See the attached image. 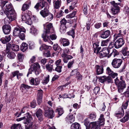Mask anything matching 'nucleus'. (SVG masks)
Here are the masks:
<instances>
[{"instance_id":"f257e3e1","label":"nucleus","mask_w":129,"mask_h":129,"mask_svg":"<svg viewBox=\"0 0 129 129\" xmlns=\"http://www.w3.org/2000/svg\"><path fill=\"white\" fill-rule=\"evenodd\" d=\"M1 5L2 6L6 5L5 7V11L4 12L6 15L9 20L12 21L15 20L16 17V14L12 4L8 3L7 1H4L2 2Z\"/></svg>"},{"instance_id":"f03ea898","label":"nucleus","mask_w":129,"mask_h":129,"mask_svg":"<svg viewBox=\"0 0 129 129\" xmlns=\"http://www.w3.org/2000/svg\"><path fill=\"white\" fill-rule=\"evenodd\" d=\"M25 29L23 27L17 26L15 28L13 35L14 36L19 37L21 40H23L25 39V36L24 33H25Z\"/></svg>"},{"instance_id":"7ed1b4c3","label":"nucleus","mask_w":129,"mask_h":129,"mask_svg":"<svg viewBox=\"0 0 129 129\" xmlns=\"http://www.w3.org/2000/svg\"><path fill=\"white\" fill-rule=\"evenodd\" d=\"M31 15V11H26L24 14L22 15V20L25 21V23L31 25L32 23Z\"/></svg>"},{"instance_id":"20e7f679","label":"nucleus","mask_w":129,"mask_h":129,"mask_svg":"<svg viewBox=\"0 0 129 129\" xmlns=\"http://www.w3.org/2000/svg\"><path fill=\"white\" fill-rule=\"evenodd\" d=\"M115 84L117 86L118 90L119 92L122 93L125 87V84L124 81H120L116 78L115 80Z\"/></svg>"},{"instance_id":"39448f33","label":"nucleus","mask_w":129,"mask_h":129,"mask_svg":"<svg viewBox=\"0 0 129 129\" xmlns=\"http://www.w3.org/2000/svg\"><path fill=\"white\" fill-rule=\"evenodd\" d=\"M10 21L9 20V21L7 20L6 19H5L4 23L6 25L3 26L2 29L4 33L5 34H9L11 31V26L8 25L10 23Z\"/></svg>"},{"instance_id":"423d86ee","label":"nucleus","mask_w":129,"mask_h":129,"mask_svg":"<svg viewBox=\"0 0 129 129\" xmlns=\"http://www.w3.org/2000/svg\"><path fill=\"white\" fill-rule=\"evenodd\" d=\"M27 118L24 117L19 118L21 120H24V123L26 124L27 125H29V128H30V127L32 125V123H31L30 121L32 120L33 118L29 114L27 115Z\"/></svg>"},{"instance_id":"0eeeda50","label":"nucleus","mask_w":129,"mask_h":129,"mask_svg":"<svg viewBox=\"0 0 129 129\" xmlns=\"http://www.w3.org/2000/svg\"><path fill=\"white\" fill-rule=\"evenodd\" d=\"M122 62V61L121 59L115 58L113 60L111 64L114 68H118L120 66Z\"/></svg>"},{"instance_id":"6e6552de","label":"nucleus","mask_w":129,"mask_h":129,"mask_svg":"<svg viewBox=\"0 0 129 129\" xmlns=\"http://www.w3.org/2000/svg\"><path fill=\"white\" fill-rule=\"evenodd\" d=\"M124 43V42L122 39L119 38L115 42L114 44V46L116 48H118L121 47Z\"/></svg>"},{"instance_id":"1a4fd4ad","label":"nucleus","mask_w":129,"mask_h":129,"mask_svg":"<svg viewBox=\"0 0 129 129\" xmlns=\"http://www.w3.org/2000/svg\"><path fill=\"white\" fill-rule=\"evenodd\" d=\"M44 28L46 30L45 33L48 34L51 33L50 30L52 28V24L48 22H47L43 25Z\"/></svg>"},{"instance_id":"9d476101","label":"nucleus","mask_w":129,"mask_h":129,"mask_svg":"<svg viewBox=\"0 0 129 129\" xmlns=\"http://www.w3.org/2000/svg\"><path fill=\"white\" fill-rule=\"evenodd\" d=\"M109 53V50L106 48H103L102 51L99 52V55L100 58H102L106 56Z\"/></svg>"},{"instance_id":"9b49d317","label":"nucleus","mask_w":129,"mask_h":129,"mask_svg":"<svg viewBox=\"0 0 129 129\" xmlns=\"http://www.w3.org/2000/svg\"><path fill=\"white\" fill-rule=\"evenodd\" d=\"M54 112L52 110H48L46 111L45 112L44 116L48 118H52L54 116Z\"/></svg>"},{"instance_id":"f8f14e48","label":"nucleus","mask_w":129,"mask_h":129,"mask_svg":"<svg viewBox=\"0 0 129 129\" xmlns=\"http://www.w3.org/2000/svg\"><path fill=\"white\" fill-rule=\"evenodd\" d=\"M61 2V0H54L53 1V6L55 9H58L60 7Z\"/></svg>"},{"instance_id":"ddd939ff","label":"nucleus","mask_w":129,"mask_h":129,"mask_svg":"<svg viewBox=\"0 0 129 129\" xmlns=\"http://www.w3.org/2000/svg\"><path fill=\"white\" fill-rule=\"evenodd\" d=\"M42 114V112L40 109L38 110L36 113V116L40 121H42L43 120V116Z\"/></svg>"},{"instance_id":"4468645a","label":"nucleus","mask_w":129,"mask_h":129,"mask_svg":"<svg viewBox=\"0 0 129 129\" xmlns=\"http://www.w3.org/2000/svg\"><path fill=\"white\" fill-rule=\"evenodd\" d=\"M31 5V2L30 1L28 0L23 5L21 8L22 11H25L29 8Z\"/></svg>"},{"instance_id":"2eb2a0df","label":"nucleus","mask_w":129,"mask_h":129,"mask_svg":"<svg viewBox=\"0 0 129 129\" xmlns=\"http://www.w3.org/2000/svg\"><path fill=\"white\" fill-rule=\"evenodd\" d=\"M61 56L63 58L64 62L65 63H67L68 62V60L73 58V57L71 55H68L67 54L62 53Z\"/></svg>"},{"instance_id":"dca6fc26","label":"nucleus","mask_w":129,"mask_h":129,"mask_svg":"<svg viewBox=\"0 0 129 129\" xmlns=\"http://www.w3.org/2000/svg\"><path fill=\"white\" fill-rule=\"evenodd\" d=\"M40 67L39 64L38 63H36L33 65L29 70H31L32 71H34L35 73L36 74L37 72V70L39 69Z\"/></svg>"},{"instance_id":"f3484780","label":"nucleus","mask_w":129,"mask_h":129,"mask_svg":"<svg viewBox=\"0 0 129 129\" xmlns=\"http://www.w3.org/2000/svg\"><path fill=\"white\" fill-rule=\"evenodd\" d=\"M90 128L93 129H96L99 128L100 125L98 122H91L89 124Z\"/></svg>"},{"instance_id":"a211bd4d","label":"nucleus","mask_w":129,"mask_h":129,"mask_svg":"<svg viewBox=\"0 0 129 129\" xmlns=\"http://www.w3.org/2000/svg\"><path fill=\"white\" fill-rule=\"evenodd\" d=\"M49 10L46 8H44L43 10H42L40 12L41 15L44 17L47 16L49 13Z\"/></svg>"},{"instance_id":"6ab92c4d","label":"nucleus","mask_w":129,"mask_h":129,"mask_svg":"<svg viewBox=\"0 0 129 129\" xmlns=\"http://www.w3.org/2000/svg\"><path fill=\"white\" fill-rule=\"evenodd\" d=\"M129 118V110H128L126 112L125 116L120 121L122 122H125L128 120Z\"/></svg>"},{"instance_id":"aec40b11","label":"nucleus","mask_w":129,"mask_h":129,"mask_svg":"<svg viewBox=\"0 0 129 129\" xmlns=\"http://www.w3.org/2000/svg\"><path fill=\"white\" fill-rule=\"evenodd\" d=\"M11 39L10 36H7L5 37L2 38L1 39V41L3 43L5 44L9 42L10 40Z\"/></svg>"},{"instance_id":"412c9836","label":"nucleus","mask_w":129,"mask_h":129,"mask_svg":"<svg viewBox=\"0 0 129 129\" xmlns=\"http://www.w3.org/2000/svg\"><path fill=\"white\" fill-rule=\"evenodd\" d=\"M110 33V32L109 30H106L101 34V37L103 38H106L109 36Z\"/></svg>"},{"instance_id":"4be33fe9","label":"nucleus","mask_w":129,"mask_h":129,"mask_svg":"<svg viewBox=\"0 0 129 129\" xmlns=\"http://www.w3.org/2000/svg\"><path fill=\"white\" fill-rule=\"evenodd\" d=\"M96 74L97 75H100L102 74L103 72V69L102 67L96 66Z\"/></svg>"},{"instance_id":"5701e85b","label":"nucleus","mask_w":129,"mask_h":129,"mask_svg":"<svg viewBox=\"0 0 129 129\" xmlns=\"http://www.w3.org/2000/svg\"><path fill=\"white\" fill-rule=\"evenodd\" d=\"M51 48V47L45 44H43L40 48V50L42 51L43 49L49 51V50Z\"/></svg>"},{"instance_id":"b1692460","label":"nucleus","mask_w":129,"mask_h":129,"mask_svg":"<svg viewBox=\"0 0 129 129\" xmlns=\"http://www.w3.org/2000/svg\"><path fill=\"white\" fill-rule=\"evenodd\" d=\"M27 44L25 43H23L20 46V50L23 52L26 51L28 49Z\"/></svg>"},{"instance_id":"393cba45","label":"nucleus","mask_w":129,"mask_h":129,"mask_svg":"<svg viewBox=\"0 0 129 129\" xmlns=\"http://www.w3.org/2000/svg\"><path fill=\"white\" fill-rule=\"evenodd\" d=\"M119 7L112 8L111 9L112 13L114 15L117 14L119 12Z\"/></svg>"},{"instance_id":"a878e982","label":"nucleus","mask_w":129,"mask_h":129,"mask_svg":"<svg viewBox=\"0 0 129 129\" xmlns=\"http://www.w3.org/2000/svg\"><path fill=\"white\" fill-rule=\"evenodd\" d=\"M71 127V129H79L81 128L80 124L77 122L72 124Z\"/></svg>"},{"instance_id":"bb28decb","label":"nucleus","mask_w":129,"mask_h":129,"mask_svg":"<svg viewBox=\"0 0 129 129\" xmlns=\"http://www.w3.org/2000/svg\"><path fill=\"white\" fill-rule=\"evenodd\" d=\"M124 114V111L123 110V111H121V112L120 111H117L115 112V115L117 117L120 118L122 117Z\"/></svg>"},{"instance_id":"cd10ccee","label":"nucleus","mask_w":129,"mask_h":129,"mask_svg":"<svg viewBox=\"0 0 129 129\" xmlns=\"http://www.w3.org/2000/svg\"><path fill=\"white\" fill-rule=\"evenodd\" d=\"M61 41V43L63 46H66L69 45L70 44L69 40L64 38L62 39Z\"/></svg>"},{"instance_id":"c85d7f7f","label":"nucleus","mask_w":129,"mask_h":129,"mask_svg":"<svg viewBox=\"0 0 129 129\" xmlns=\"http://www.w3.org/2000/svg\"><path fill=\"white\" fill-rule=\"evenodd\" d=\"M66 120L70 123L73 122L75 120V117L73 115L69 116L66 118Z\"/></svg>"},{"instance_id":"c756f323","label":"nucleus","mask_w":129,"mask_h":129,"mask_svg":"<svg viewBox=\"0 0 129 129\" xmlns=\"http://www.w3.org/2000/svg\"><path fill=\"white\" fill-rule=\"evenodd\" d=\"M119 52L115 49H114L113 50L112 52L109 55V56H108V57L112 56L113 57H115L119 54Z\"/></svg>"},{"instance_id":"7c9ffc66","label":"nucleus","mask_w":129,"mask_h":129,"mask_svg":"<svg viewBox=\"0 0 129 129\" xmlns=\"http://www.w3.org/2000/svg\"><path fill=\"white\" fill-rule=\"evenodd\" d=\"M93 46L94 47V52L98 54L100 49L101 48L100 47H98L99 45L96 44H94L93 45Z\"/></svg>"},{"instance_id":"2f4dec72","label":"nucleus","mask_w":129,"mask_h":129,"mask_svg":"<svg viewBox=\"0 0 129 129\" xmlns=\"http://www.w3.org/2000/svg\"><path fill=\"white\" fill-rule=\"evenodd\" d=\"M46 33L45 34H43L42 35V37L43 38L44 41L45 42H48L50 40V38L49 36L46 35Z\"/></svg>"},{"instance_id":"473e14b6","label":"nucleus","mask_w":129,"mask_h":129,"mask_svg":"<svg viewBox=\"0 0 129 129\" xmlns=\"http://www.w3.org/2000/svg\"><path fill=\"white\" fill-rule=\"evenodd\" d=\"M49 75H46L44 77V78L42 81V83L44 84H46L49 81Z\"/></svg>"},{"instance_id":"72a5a7b5","label":"nucleus","mask_w":129,"mask_h":129,"mask_svg":"<svg viewBox=\"0 0 129 129\" xmlns=\"http://www.w3.org/2000/svg\"><path fill=\"white\" fill-rule=\"evenodd\" d=\"M56 112H58L59 115L58 117L62 114L64 112L63 109L60 107L57 108L56 110Z\"/></svg>"},{"instance_id":"f704fd0d","label":"nucleus","mask_w":129,"mask_h":129,"mask_svg":"<svg viewBox=\"0 0 129 129\" xmlns=\"http://www.w3.org/2000/svg\"><path fill=\"white\" fill-rule=\"evenodd\" d=\"M21 128V125L19 124H15L11 127V129H20Z\"/></svg>"},{"instance_id":"c9c22d12","label":"nucleus","mask_w":129,"mask_h":129,"mask_svg":"<svg viewBox=\"0 0 129 129\" xmlns=\"http://www.w3.org/2000/svg\"><path fill=\"white\" fill-rule=\"evenodd\" d=\"M127 49L125 47L122 49V53L124 56L129 55V51L127 50Z\"/></svg>"},{"instance_id":"e433bc0d","label":"nucleus","mask_w":129,"mask_h":129,"mask_svg":"<svg viewBox=\"0 0 129 129\" xmlns=\"http://www.w3.org/2000/svg\"><path fill=\"white\" fill-rule=\"evenodd\" d=\"M53 64H50L48 63L46 65V68L49 72H51L52 71L53 69Z\"/></svg>"},{"instance_id":"4c0bfd02","label":"nucleus","mask_w":129,"mask_h":129,"mask_svg":"<svg viewBox=\"0 0 129 129\" xmlns=\"http://www.w3.org/2000/svg\"><path fill=\"white\" fill-rule=\"evenodd\" d=\"M16 56L15 53L12 52H9L8 54V57L10 59H14Z\"/></svg>"},{"instance_id":"58836bf2","label":"nucleus","mask_w":129,"mask_h":129,"mask_svg":"<svg viewBox=\"0 0 129 129\" xmlns=\"http://www.w3.org/2000/svg\"><path fill=\"white\" fill-rule=\"evenodd\" d=\"M20 87L21 89L22 90V91L23 92V90L24 89H29L30 87V86L25 84H21Z\"/></svg>"},{"instance_id":"ea45409f","label":"nucleus","mask_w":129,"mask_h":129,"mask_svg":"<svg viewBox=\"0 0 129 129\" xmlns=\"http://www.w3.org/2000/svg\"><path fill=\"white\" fill-rule=\"evenodd\" d=\"M12 49L14 51H17L19 50V46L15 44H13L11 46Z\"/></svg>"},{"instance_id":"a19ab883","label":"nucleus","mask_w":129,"mask_h":129,"mask_svg":"<svg viewBox=\"0 0 129 129\" xmlns=\"http://www.w3.org/2000/svg\"><path fill=\"white\" fill-rule=\"evenodd\" d=\"M76 11H74L71 13L67 15L66 16V18H71L74 17L75 16L76 14Z\"/></svg>"},{"instance_id":"79ce46f5","label":"nucleus","mask_w":129,"mask_h":129,"mask_svg":"<svg viewBox=\"0 0 129 129\" xmlns=\"http://www.w3.org/2000/svg\"><path fill=\"white\" fill-rule=\"evenodd\" d=\"M66 27L65 25H61L60 27V31L62 33H64L66 32Z\"/></svg>"},{"instance_id":"37998d69","label":"nucleus","mask_w":129,"mask_h":129,"mask_svg":"<svg viewBox=\"0 0 129 129\" xmlns=\"http://www.w3.org/2000/svg\"><path fill=\"white\" fill-rule=\"evenodd\" d=\"M38 3L39 4L40 6L42 8L45 7L46 4H47L46 2L44 0H41L40 2Z\"/></svg>"},{"instance_id":"c03bdc74","label":"nucleus","mask_w":129,"mask_h":129,"mask_svg":"<svg viewBox=\"0 0 129 129\" xmlns=\"http://www.w3.org/2000/svg\"><path fill=\"white\" fill-rule=\"evenodd\" d=\"M128 101H126L125 102H124L122 104L121 108V110L123 111V109H126L128 105Z\"/></svg>"},{"instance_id":"a18cd8bd","label":"nucleus","mask_w":129,"mask_h":129,"mask_svg":"<svg viewBox=\"0 0 129 129\" xmlns=\"http://www.w3.org/2000/svg\"><path fill=\"white\" fill-rule=\"evenodd\" d=\"M111 5L113 6L112 8H116L119 7L118 5L119 4V3H116L114 1H112L110 2Z\"/></svg>"},{"instance_id":"49530a36","label":"nucleus","mask_w":129,"mask_h":129,"mask_svg":"<svg viewBox=\"0 0 129 129\" xmlns=\"http://www.w3.org/2000/svg\"><path fill=\"white\" fill-rule=\"evenodd\" d=\"M109 42V40L108 39L103 41L101 42V45L102 46H107Z\"/></svg>"},{"instance_id":"de8ad7c7","label":"nucleus","mask_w":129,"mask_h":129,"mask_svg":"<svg viewBox=\"0 0 129 129\" xmlns=\"http://www.w3.org/2000/svg\"><path fill=\"white\" fill-rule=\"evenodd\" d=\"M106 76H104L102 77H99V82L103 83L106 81Z\"/></svg>"},{"instance_id":"09e8293b","label":"nucleus","mask_w":129,"mask_h":129,"mask_svg":"<svg viewBox=\"0 0 129 129\" xmlns=\"http://www.w3.org/2000/svg\"><path fill=\"white\" fill-rule=\"evenodd\" d=\"M47 16V20L48 21H51L53 18V14L50 13H49Z\"/></svg>"},{"instance_id":"8fccbe9b","label":"nucleus","mask_w":129,"mask_h":129,"mask_svg":"<svg viewBox=\"0 0 129 129\" xmlns=\"http://www.w3.org/2000/svg\"><path fill=\"white\" fill-rule=\"evenodd\" d=\"M18 58L19 61L21 62L24 58V56L23 54L20 53H19L18 54Z\"/></svg>"},{"instance_id":"3c124183","label":"nucleus","mask_w":129,"mask_h":129,"mask_svg":"<svg viewBox=\"0 0 129 129\" xmlns=\"http://www.w3.org/2000/svg\"><path fill=\"white\" fill-rule=\"evenodd\" d=\"M96 116V115L95 113H92L90 115V118L92 120H95Z\"/></svg>"},{"instance_id":"603ef678","label":"nucleus","mask_w":129,"mask_h":129,"mask_svg":"<svg viewBox=\"0 0 129 129\" xmlns=\"http://www.w3.org/2000/svg\"><path fill=\"white\" fill-rule=\"evenodd\" d=\"M84 124L86 127V129H88V126L89 125V122L87 119H86L84 121Z\"/></svg>"},{"instance_id":"864d4df0","label":"nucleus","mask_w":129,"mask_h":129,"mask_svg":"<svg viewBox=\"0 0 129 129\" xmlns=\"http://www.w3.org/2000/svg\"><path fill=\"white\" fill-rule=\"evenodd\" d=\"M106 70L107 73L109 75L112 74L113 72L109 67H108L107 68Z\"/></svg>"},{"instance_id":"5fc2aeb1","label":"nucleus","mask_w":129,"mask_h":129,"mask_svg":"<svg viewBox=\"0 0 129 129\" xmlns=\"http://www.w3.org/2000/svg\"><path fill=\"white\" fill-rule=\"evenodd\" d=\"M27 107L26 106L23 107L22 109V110L21 111V112L17 116V117H18L20 116L21 115L22 113H23L25 112V110H26V109H27Z\"/></svg>"},{"instance_id":"6e6d98bb","label":"nucleus","mask_w":129,"mask_h":129,"mask_svg":"<svg viewBox=\"0 0 129 129\" xmlns=\"http://www.w3.org/2000/svg\"><path fill=\"white\" fill-rule=\"evenodd\" d=\"M76 76V77L78 80H81L82 79V76L80 74L79 72H78L77 73Z\"/></svg>"},{"instance_id":"4d7b16f0","label":"nucleus","mask_w":129,"mask_h":129,"mask_svg":"<svg viewBox=\"0 0 129 129\" xmlns=\"http://www.w3.org/2000/svg\"><path fill=\"white\" fill-rule=\"evenodd\" d=\"M122 36L121 33H119L117 34H115L114 35V40H116L118 39L119 37H120Z\"/></svg>"},{"instance_id":"13d9d810","label":"nucleus","mask_w":129,"mask_h":129,"mask_svg":"<svg viewBox=\"0 0 129 129\" xmlns=\"http://www.w3.org/2000/svg\"><path fill=\"white\" fill-rule=\"evenodd\" d=\"M19 73V71H15L14 72H12V74L13 77H14L15 76H16L17 78L18 79H19V78H18V73Z\"/></svg>"},{"instance_id":"bf43d9fd","label":"nucleus","mask_w":129,"mask_h":129,"mask_svg":"<svg viewBox=\"0 0 129 129\" xmlns=\"http://www.w3.org/2000/svg\"><path fill=\"white\" fill-rule=\"evenodd\" d=\"M62 67L60 66H57L55 69V70L58 72H61V69Z\"/></svg>"},{"instance_id":"052dcab7","label":"nucleus","mask_w":129,"mask_h":129,"mask_svg":"<svg viewBox=\"0 0 129 129\" xmlns=\"http://www.w3.org/2000/svg\"><path fill=\"white\" fill-rule=\"evenodd\" d=\"M50 39L52 40H55L56 39L57 36L54 34H52L50 35Z\"/></svg>"},{"instance_id":"680f3d73","label":"nucleus","mask_w":129,"mask_h":129,"mask_svg":"<svg viewBox=\"0 0 129 129\" xmlns=\"http://www.w3.org/2000/svg\"><path fill=\"white\" fill-rule=\"evenodd\" d=\"M68 34L69 35L72 36L73 38H74V37L73 36L75 34L74 29H73L70 30L68 32Z\"/></svg>"},{"instance_id":"e2e57ef3","label":"nucleus","mask_w":129,"mask_h":129,"mask_svg":"<svg viewBox=\"0 0 129 129\" xmlns=\"http://www.w3.org/2000/svg\"><path fill=\"white\" fill-rule=\"evenodd\" d=\"M106 81H107L108 83H112V81L111 77L109 76L106 77Z\"/></svg>"},{"instance_id":"0e129e2a","label":"nucleus","mask_w":129,"mask_h":129,"mask_svg":"<svg viewBox=\"0 0 129 129\" xmlns=\"http://www.w3.org/2000/svg\"><path fill=\"white\" fill-rule=\"evenodd\" d=\"M34 43L30 42L29 43V49H31L34 48Z\"/></svg>"},{"instance_id":"69168bd1","label":"nucleus","mask_w":129,"mask_h":129,"mask_svg":"<svg viewBox=\"0 0 129 129\" xmlns=\"http://www.w3.org/2000/svg\"><path fill=\"white\" fill-rule=\"evenodd\" d=\"M74 60H73V61L69 62L68 64V68H71L73 64L74 63Z\"/></svg>"},{"instance_id":"338daca9","label":"nucleus","mask_w":129,"mask_h":129,"mask_svg":"<svg viewBox=\"0 0 129 129\" xmlns=\"http://www.w3.org/2000/svg\"><path fill=\"white\" fill-rule=\"evenodd\" d=\"M100 90V88L98 87H95L93 90V92L94 93L96 94Z\"/></svg>"},{"instance_id":"774afa93","label":"nucleus","mask_w":129,"mask_h":129,"mask_svg":"<svg viewBox=\"0 0 129 129\" xmlns=\"http://www.w3.org/2000/svg\"><path fill=\"white\" fill-rule=\"evenodd\" d=\"M125 95L127 97H129V87L127 89L126 91L125 92Z\"/></svg>"}]
</instances>
